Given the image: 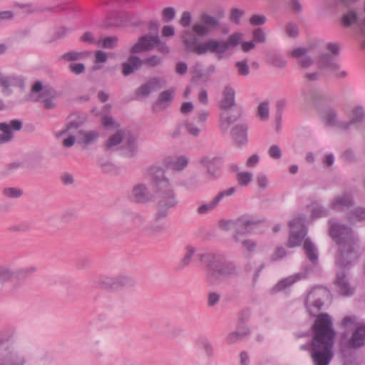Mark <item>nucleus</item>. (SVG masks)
Returning <instances> with one entry per match:
<instances>
[{"label":"nucleus","instance_id":"f257e3e1","mask_svg":"<svg viewBox=\"0 0 365 365\" xmlns=\"http://www.w3.org/2000/svg\"><path fill=\"white\" fill-rule=\"evenodd\" d=\"M329 225V235L340 246L336 258V273L334 284L341 295L349 297L354 294V288L350 286L347 273L359 259V240L351 227L331 222Z\"/></svg>","mask_w":365,"mask_h":365},{"label":"nucleus","instance_id":"f03ea898","mask_svg":"<svg viewBox=\"0 0 365 365\" xmlns=\"http://www.w3.org/2000/svg\"><path fill=\"white\" fill-rule=\"evenodd\" d=\"M242 37L240 33H233L227 41H219L210 39L203 43H199L197 37L190 31H184L182 34V41L187 52H193L197 55L205 54L207 52L216 53L219 60L222 58V53H225L230 46H237Z\"/></svg>","mask_w":365,"mask_h":365},{"label":"nucleus","instance_id":"7ed1b4c3","mask_svg":"<svg viewBox=\"0 0 365 365\" xmlns=\"http://www.w3.org/2000/svg\"><path fill=\"white\" fill-rule=\"evenodd\" d=\"M198 257L205 267L207 279L210 284H213L220 277H233L239 275L240 272L236 263L227 260L222 254L205 252L199 254Z\"/></svg>","mask_w":365,"mask_h":365},{"label":"nucleus","instance_id":"20e7f679","mask_svg":"<svg viewBox=\"0 0 365 365\" xmlns=\"http://www.w3.org/2000/svg\"><path fill=\"white\" fill-rule=\"evenodd\" d=\"M162 186L153 190L157 198L156 212L155 220L160 222L165 220L168 215V211L175 207L178 204L177 195L170 183L163 182Z\"/></svg>","mask_w":365,"mask_h":365},{"label":"nucleus","instance_id":"39448f33","mask_svg":"<svg viewBox=\"0 0 365 365\" xmlns=\"http://www.w3.org/2000/svg\"><path fill=\"white\" fill-rule=\"evenodd\" d=\"M331 98L321 93V121L324 128L346 130L350 128V123L340 120L337 110L330 103Z\"/></svg>","mask_w":365,"mask_h":365},{"label":"nucleus","instance_id":"423d86ee","mask_svg":"<svg viewBox=\"0 0 365 365\" xmlns=\"http://www.w3.org/2000/svg\"><path fill=\"white\" fill-rule=\"evenodd\" d=\"M155 47H157L158 51L161 54L168 55L170 52V47L165 41L160 40L158 34H145L138 38L136 43L130 47L129 53L131 54H138L152 51Z\"/></svg>","mask_w":365,"mask_h":365},{"label":"nucleus","instance_id":"0eeeda50","mask_svg":"<svg viewBox=\"0 0 365 365\" xmlns=\"http://www.w3.org/2000/svg\"><path fill=\"white\" fill-rule=\"evenodd\" d=\"M319 287L314 286L307 294L304 306L307 314L314 317L312 327L313 336L308 342H319Z\"/></svg>","mask_w":365,"mask_h":365},{"label":"nucleus","instance_id":"6e6552de","mask_svg":"<svg viewBox=\"0 0 365 365\" xmlns=\"http://www.w3.org/2000/svg\"><path fill=\"white\" fill-rule=\"evenodd\" d=\"M327 49L331 53L321 55V76H325L327 73L336 78H344L347 76L346 71H339V66L335 62L334 56L339 53V46L336 43H329L326 46Z\"/></svg>","mask_w":365,"mask_h":365},{"label":"nucleus","instance_id":"1a4fd4ad","mask_svg":"<svg viewBox=\"0 0 365 365\" xmlns=\"http://www.w3.org/2000/svg\"><path fill=\"white\" fill-rule=\"evenodd\" d=\"M305 222V217L302 215H299L289 222L288 225L290 232L289 240L286 245L287 247L293 248L299 247L302 245L303 240L304 241L307 234V228Z\"/></svg>","mask_w":365,"mask_h":365},{"label":"nucleus","instance_id":"9d476101","mask_svg":"<svg viewBox=\"0 0 365 365\" xmlns=\"http://www.w3.org/2000/svg\"><path fill=\"white\" fill-rule=\"evenodd\" d=\"M319 73L314 71L306 73L304 76L306 90L303 92L304 101L309 106H313L317 110L319 106V91L315 82L319 79Z\"/></svg>","mask_w":365,"mask_h":365},{"label":"nucleus","instance_id":"9b49d317","mask_svg":"<svg viewBox=\"0 0 365 365\" xmlns=\"http://www.w3.org/2000/svg\"><path fill=\"white\" fill-rule=\"evenodd\" d=\"M93 284L94 287L103 289L118 290L133 287L135 284V280L128 276L103 277L93 281Z\"/></svg>","mask_w":365,"mask_h":365},{"label":"nucleus","instance_id":"f8f14e48","mask_svg":"<svg viewBox=\"0 0 365 365\" xmlns=\"http://www.w3.org/2000/svg\"><path fill=\"white\" fill-rule=\"evenodd\" d=\"M263 221L262 220L245 215L237 218L235 220L227 222V225L234 229L235 232L234 237L236 241H239L237 237L239 235H244L250 232L256 225Z\"/></svg>","mask_w":365,"mask_h":365},{"label":"nucleus","instance_id":"ddd939ff","mask_svg":"<svg viewBox=\"0 0 365 365\" xmlns=\"http://www.w3.org/2000/svg\"><path fill=\"white\" fill-rule=\"evenodd\" d=\"M313 271V268L311 266H305L304 267V271L301 272H298L293 275H290L287 277L282 279L279 280L271 289V292L272 294L277 293L278 292L282 291L299 280L304 279L307 277L308 274Z\"/></svg>","mask_w":365,"mask_h":365},{"label":"nucleus","instance_id":"4468645a","mask_svg":"<svg viewBox=\"0 0 365 365\" xmlns=\"http://www.w3.org/2000/svg\"><path fill=\"white\" fill-rule=\"evenodd\" d=\"M200 163L206 168L209 179L215 180L220 177V170L222 165V158L205 156L200 160Z\"/></svg>","mask_w":365,"mask_h":365},{"label":"nucleus","instance_id":"2eb2a0df","mask_svg":"<svg viewBox=\"0 0 365 365\" xmlns=\"http://www.w3.org/2000/svg\"><path fill=\"white\" fill-rule=\"evenodd\" d=\"M129 198L133 202L145 204L153 201L154 195L148 191L145 184L139 183L133 187Z\"/></svg>","mask_w":365,"mask_h":365},{"label":"nucleus","instance_id":"dca6fc26","mask_svg":"<svg viewBox=\"0 0 365 365\" xmlns=\"http://www.w3.org/2000/svg\"><path fill=\"white\" fill-rule=\"evenodd\" d=\"M216 71L215 66L210 65L205 71L200 63H196L192 68L191 81L193 83H207L210 81V76Z\"/></svg>","mask_w":365,"mask_h":365},{"label":"nucleus","instance_id":"f3484780","mask_svg":"<svg viewBox=\"0 0 365 365\" xmlns=\"http://www.w3.org/2000/svg\"><path fill=\"white\" fill-rule=\"evenodd\" d=\"M335 334L331 316L321 312V342H334Z\"/></svg>","mask_w":365,"mask_h":365},{"label":"nucleus","instance_id":"a211bd4d","mask_svg":"<svg viewBox=\"0 0 365 365\" xmlns=\"http://www.w3.org/2000/svg\"><path fill=\"white\" fill-rule=\"evenodd\" d=\"M236 192L235 187H231L227 190H222L212 200L206 204H203L198 207L197 213L199 215H205L209 212L210 211L214 210L220 202L225 197L232 195Z\"/></svg>","mask_w":365,"mask_h":365},{"label":"nucleus","instance_id":"6ab92c4d","mask_svg":"<svg viewBox=\"0 0 365 365\" xmlns=\"http://www.w3.org/2000/svg\"><path fill=\"white\" fill-rule=\"evenodd\" d=\"M161 87L160 78H150L146 83L139 86L135 91V95L138 98H148L153 91H155Z\"/></svg>","mask_w":365,"mask_h":365},{"label":"nucleus","instance_id":"aec40b11","mask_svg":"<svg viewBox=\"0 0 365 365\" xmlns=\"http://www.w3.org/2000/svg\"><path fill=\"white\" fill-rule=\"evenodd\" d=\"M148 180L151 182L153 190H157L162 186L165 181L170 183L168 179L165 176V170L158 166H151L147 173Z\"/></svg>","mask_w":365,"mask_h":365},{"label":"nucleus","instance_id":"412c9836","mask_svg":"<svg viewBox=\"0 0 365 365\" xmlns=\"http://www.w3.org/2000/svg\"><path fill=\"white\" fill-rule=\"evenodd\" d=\"M125 138V141L118 148V151L124 157L133 158L137 153L138 138L132 133H128Z\"/></svg>","mask_w":365,"mask_h":365},{"label":"nucleus","instance_id":"4be33fe9","mask_svg":"<svg viewBox=\"0 0 365 365\" xmlns=\"http://www.w3.org/2000/svg\"><path fill=\"white\" fill-rule=\"evenodd\" d=\"M340 354L344 359V365H357L354 362V351L365 344H340Z\"/></svg>","mask_w":365,"mask_h":365},{"label":"nucleus","instance_id":"5701e85b","mask_svg":"<svg viewBox=\"0 0 365 365\" xmlns=\"http://www.w3.org/2000/svg\"><path fill=\"white\" fill-rule=\"evenodd\" d=\"M234 114L229 111H224L220 115L219 126L221 131L225 133L228 131L230 125L236 122L242 115L241 108L233 110Z\"/></svg>","mask_w":365,"mask_h":365},{"label":"nucleus","instance_id":"b1692460","mask_svg":"<svg viewBox=\"0 0 365 365\" xmlns=\"http://www.w3.org/2000/svg\"><path fill=\"white\" fill-rule=\"evenodd\" d=\"M309 50L304 47H298L294 49L291 56L297 59V63L298 66L304 69L311 67L314 63V60L308 54Z\"/></svg>","mask_w":365,"mask_h":365},{"label":"nucleus","instance_id":"393cba45","mask_svg":"<svg viewBox=\"0 0 365 365\" xmlns=\"http://www.w3.org/2000/svg\"><path fill=\"white\" fill-rule=\"evenodd\" d=\"M235 90L230 86L223 88L222 98L219 103V108L223 111H229L235 106Z\"/></svg>","mask_w":365,"mask_h":365},{"label":"nucleus","instance_id":"a878e982","mask_svg":"<svg viewBox=\"0 0 365 365\" xmlns=\"http://www.w3.org/2000/svg\"><path fill=\"white\" fill-rule=\"evenodd\" d=\"M99 136L100 134L96 130H80L76 134L77 143L86 149L88 146L95 143Z\"/></svg>","mask_w":365,"mask_h":365},{"label":"nucleus","instance_id":"bb28decb","mask_svg":"<svg viewBox=\"0 0 365 365\" xmlns=\"http://www.w3.org/2000/svg\"><path fill=\"white\" fill-rule=\"evenodd\" d=\"M130 54L127 61L122 63V74L124 76L133 74L143 66L142 59L138 56L130 53Z\"/></svg>","mask_w":365,"mask_h":365},{"label":"nucleus","instance_id":"cd10ccee","mask_svg":"<svg viewBox=\"0 0 365 365\" xmlns=\"http://www.w3.org/2000/svg\"><path fill=\"white\" fill-rule=\"evenodd\" d=\"M248 126L246 124H237L235 125L230 133L231 135L238 146L245 145L248 141Z\"/></svg>","mask_w":365,"mask_h":365},{"label":"nucleus","instance_id":"c85d7f7f","mask_svg":"<svg viewBox=\"0 0 365 365\" xmlns=\"http://www.w3.org/2000/svg\"><path fill=\"white\" fill-rule=\"evenodd\" d=\"M354 204L353 196L350 192H344L331 202V206L335 210H341L351 207Z\"/></svg>","mask_w":365,"mask_h":365},{"label":"nucleus","instance_id":"c756f323","mask_svg":"<svg viewBox=\"0 0 365 365\" xmlns=\"http://www.w3.org/2000/svg\"><path fill=\"white\" fill-rule=\"evenodd\" d=\"M175 91L174 88H170L168 90H165L162 91L155 101V103L153 106V110H157L158 108L160 109H165L168 108L173 101V93Z\"/></svg>","mask_w":365,"mask_h":365},{"label":"nucleus","instance_id":"7c9ffc66","mask_svg":"<svg viewBox=\"0 0 365 365\" xmlns=\"http://www.w3.org/2000/svg\"><path fill=\"white\" fill-rule=\"evenodd\" d=\"M359 20L358 13L354 9H350L341 15L340 24L344 28L348 29L354 24L359 25Z\"/></svg>","mask_w":365,"mask_h":365},{"label":"nucleus","instance_id":"2f4dec72","mask_svg":"<svg viewBox=\"0 0 365 365\" xmlns=\"http://www.w3.org/2000/svg\"><path fill=\"white\" fill-rule=\"evenodd\" d=\"M68 123L66 126V129L63 130L62 133H66L69 130H77L80 128L86 120V115H81L78 113H71L68 117Z\"/></svg>","mask_w":365,"mask_h":365},{"label":"nucleus","instance_id":"473e14b6","mask_svg":"<svg viewBox=\"0 0 365 365\" xmlns=\"http://www.w3.org/2000/svg\"><path fill=\"white\" fill-rule=\"evenodd\" d=\"M36 267L34 266L26 267L13 270L11 269V280L16 279L19 282L24 281L27 277L34 273Z\"/></svg>","mask_w":365,"mask_h":365},{"label":"nucleus","instance_id":"72a5a7b5","mask_svg":"<svg viewBox=\"0 0 365 365\" xmlns=\"http://www.w3.org/2000/svg\"><path fill=\"white\" fill-rule=\"evenodd\" d=\"M125 137V133L123 130H118L114 134L111 135L103 145L104 150L108 151L113 147L118 145L122 143Z\"/></svg>","mask_w":365,"mask_h":365},{"label":"nucleus","instance_id":"f704fd0d","mask_svg":"<svg viewBox=\"0 0 365 365\" xmlns=\"http://www.w3.org/2000/svg\"><path fill=\"white\" fill-rule=\"evenodd\" d=\"M250 329L247 327L242 326L237 328V329L231 332L227 336L229 342H235L237 341H242L247 339V336L250 334Z\"/></svg>","mask_w":365,"mask_h":365},{"label":"nucleus","instance_id":"c9c22d12","mask_svg":"<svg viewBox=\"0 0 365 365\" xmlns=\"http://www.w3.org/2000/svg\"><path fill=\"white\" fill-rule=\"evenodd\" d=\"M303 250L305 252L307 257L314 264L318 261V255L316 252L314 245L309 238H306L304 242Z\"/></svg>","mask_w":365,"mask_h":365},{"label":"nucleus","instance_id":"e433bc0d","mask_svg":"<svg viewBox=\"0 0 365 365\" xmlns=\"http://www.w3.org/2000/svg\"><path fill=\"white\" fill-rule=\"evenodd\" d=\"M334 344H321V365H329L334 356Z\"/></svg>","mask_w":365,"mask_h":365},{"label":"nucleus","instance_id":"4c0bfd02","mask_svg":"<svg viewBox=\"0 0 365 365\" xmlns=\"http://www.w3.org/2000/svg\"><path fill=\"white\" fill-rule=\"evenodd\" d=\"M195 251V250L193 247L187 246L186 248V252L185 255L176 265L175 269L176 271H181L184 269L186 267H187L192 260Z\"/></svg>","mask_w":365,"mask_h":365},{"label":"nucleus","instance_id":"58836bf2","mask_svg":"<svg viewBox=\"0 0 365 365\" xmlns=\"http://www.w3.org/2000/svg\"><path fill=\"white\" fill-rule=\"evenodd\" d=\"M347 342H365V324L356 326L351 339Z\"/></svg>","mask_w":365,"mask_h":365},{"label":"nucleus","instance_id":"ea45409f","mask_svg":"<svg viewBox=\"0 0 365 365\" xmlns=\"http://www.w3.org/2000/svg\"><path fill=\"white\" fill-rule=\"evenodd\" d=\"M301 349L310 350L311 356L314 365H319V344H304Z\"/></svg>","mask_w":365,"mask_h":365},{"label":"nucleus","instance_id":"a19ab883","mask_svg":"<svg viewBox=\"0 0 365 365\" xmlns=\"http://www.w3.org/2000/svg\"><path fill=\"white\" fill-rule=\"evenodd\" d=\"M365 118V111L362 106H356L353 108L351 110V116L350 120L348 121L350 123V125L353 123H357L362 122Z\"/></svg>","mask_w":365,"mask_h":365},{"label":"nucleus","instance_id":"79ce46f5","mask_svg":"<svg viewBox=\"0 0 365 365\" xmlns=\"http://www.w3.org/2000/svg\"><path fill=\"white\" fill-rule=\"evenodd\" d=\"M17 339L16 332L13 327H6L0 331V342H9Z\"/></svg>","mask_w":365,"mask_h":365},{"label":"nucleus","instance_id":"37998d69","mask_svg":"<svg viewBox=\"0 0 365 365\" xmlns=\"http://www.w3.org/2000/svg\"><path fill=\"white\" fill-rule=\"evenodd\" d=\"M163 63V58L160 56L153 54L142 59L143 65L147 68H155Z\"/></svg>","mask_w":365,"mask_h":365},{"label":"nucleus","instance_id":"c03bdc74","mask_svg":"<svg viewBox=\"0 0 365 365\" xmlns=\"http://www.w3.org/2000/svg\"><path fill=\"white\" fill-rule=\"evenodd\" d=\"M98 165L101 167L103 172L106 174H112L117 171L116 165L110 161L105 160L100 158L98 160Z\"/></svg>","mask_w":365,"mask_h":365},{"label":"nucleus","instance_id":"a18cd8bd","mask_svg":"<svg viewBox=\"0 0 365 365\" xmlns=\"http://www.w3.org/2000/svg\"><path fill=\"white\" fill-rule=\"evenodd\" d=\"M0 130L3 133L0 134V144L7 143L13 138V134L11 133L7 123H0Z\"/></svg>","mask_w":365,"mask_h":365},{"label":"nucleus","instance_id":"49530a36","mask_svg":"<svg viewBox=\"0 0 365 365\" xmlns=\"http://www.w3.org/2000/svg\"><path fill=\"white\" fill-rule=\"evenodd\" d=\"M365 220V209L362 207H356L351 210L349 215V220L351 222L361 221Z\"/></svg>","mask_w":365,"mask_h":365},{"label":"nucleus","instance_id":"de8ad7c7","mask_svg":"<svg viewBox=\"0 0 365 365\" xmlns=\"http://www.w3.org/2000/svg\"><path fill=\"white\" fill-rule=\"evenodd\" d=\"M197 349L199 354L208 358L213 356L214 348L212 344H197Z\"/></svg>","mask_w":365,"mask_h":365},{"label":"nucleus","instance_id":"09e8293b","mask_svg":"<svg viewBox=\"0 0 365 365\" xmlns=\"http://www.w3.org/2000/svg\"><path fill=\"white\" fill-rule=\"evenodd\" d=\"M257 115L262 120H267L269 117V102L263 101L257 107Z\"/></svg>","mask_w":365,"mask_h":365},{"label":"nucleus","instance_id":"8fccbe9b","mask_svg":"<svg viewBox=\"0 0 365 365\" xmlns=\"http://www.w3.org/2000/svg\"><path fill=\"white\" fill-rule=\"evenodd\" d=\"M252 177L250 172H240L237 174V180L240 185L246 186L252 182Z\"/></svg>","mask_w":365,"mask_h":365},{"label":"nucleus","instance_id":"3c124183","mask_svg":"<svg viewBox=\"0 0 365 365\" xmlns=\"http://www.w3.org/2000/svg\"><path fill=\"white\" fill-rule=\"evenodd\" d=\"M118 40V38L117 36H108L101 39L98 41V43L101 42V47L107 49H112L116 46Z\"/></svg>","mask_w":365,"mask_h":365},{"label":"nucleus","instance_id":"603ef678","mask_svg":"<svg viewBox=\"0 0 365 365\" xmlns=\"http://www.w3.org/2000/svg\"><path fill=\"white\" fill-rule=\"evenodd\" d=\"M11 269L6 266H0V284L3 285L11 281Z\"/></svg>","mask_w":365,"mask_h":365},{"label":"nucleus","instance_id":"864d4df0","mask_svg":"<svg viewBox=\"0 0 365 365\" xmlns=\"http://www.w3.org/2000/svg\"><path fill=\"white\" fill-rule=\"evenodd\" d=\"M235 67L237 68V73L241 76H247L250 74V68L247 65V60L245 59L235 63Z\"/></svg>","mask_w":365,"mask_h":365},{"label":"nucleus","instance_id":"5fc2aeb1","mask_svg":"<svg viewBox=\"0 0 365 365\" xmlns=\"http://www.w3.org/2000/svg\"><path fill=\"white\" fill-rule=\"evenodd\" d=\"M23 359H19L16 354H10L9 357L4 359L1 365H24Z\"/></svg>","mask_w":365,"mask_h":365},{"label":"nucleus","instance_id":"6e6d98bb","mask_svg":"<svg viewBox=\"0 0 365 365\" xmlns=\"http://www.w3.org/2000/svg\"><path fill=\"white\" fill-rule=\"evenodd\" d=\"M253 41L257 43H264L266 41V34L263 29L257 28L252 31Z\"/></svg>","mask_w":365,"mask_h":365},{"label":"nucleus","instance_id":"4d7b16f0","mask_svg":"<svg viewBox=\"0 0 365 365\" xmlns=\"http://www.w3.org/2000/svg\"><path fill=\"white\" fill-rule=\"evenodd\" d=\"M83 56V53L71 51L63 54L61 58L66 61H73L80 59Z\"/></svg>","mask_w":365,"mask_h":365},{"label":"nucleus","instance_id":"13d9d810","mask_svg":"<svg viewBox=\"0 0 365 365\" xmlns=\"http://www.w3.org/2000/svg\"><path fill=\"white\" fill-rule=\"evenodd\" d=\"M3 193L8 197L18 198L22 195L23 191L16 187H7L4 189Z\"/></svg>","mask_w":365,"mask_h":365},{"label":"nucleus","instance_id":"bf43d9fd","mask_svg":"<svg viewBox=\"0 0 365 365\" xmlns=\"http://www.w3.org/2000/svg\"><path fill=\"white\" fill-rule=\"evenodd\" d=\"M201 20L207 27H216L219 25V21L207 14H202Z\"/></svg>","mask_w":365,"mask_h":365},{"label":"nucleus","instance_id":"052dcab7","mask_svg":"<svg viewBox=\"0 0 365 365\" xmlns=\"http://www.w3.org/2000/svg\"><path fill=\"white\" fill-rule=\"evenodd\" d=\"M267 21V17L264 14H254L252 15L249 22L252 26H262Z\"/></svg>","mask_w":365,"mask_h":365},{"label":"nucleus","instance_id":"680f3d73","mask_svg":"<svg viewBox=\"0 0 365 365\" xmlns=\"http://www.w3.org/2000/svg\"><path fill=\"white\" fill-rule=\"evenodd\" d=\"M192 31L197 36H202V37L206 36L210 32L209 29L205 25L200 24H195L192 26Z\"/></svg>","mask_w":365,"mask_h":365},{"label":"nucleus","instance_id":"e2e57ef3","mask_svg":"<svg viewBox=\"0 0 365 365\" xmlns=\"http://www.w3.org/2000/svg\"><path fill=\"white\" fill-rule=\"evenodd\" d=\"M188 163V160L185 156H180L177 158L176 161L173 163V168L174 170L180 171L182 170Z\"/></svg>","mask_w":365,"mask_h":365},{"label":"nucleus","instance_id":"0e129e2a","mask_svg":"<svg viewBox=\"0 0 365 365\" xmlns=\"http://www.w3.org/2000/svg\"><path fill=\"white\" fill-rule=\"evenodd\" d=\"M286 34L291 38H296L299 35L298 26L294 23H289L286 26Z\"/></svg>","mask_w":365,"mask_h":365},{"label":"nucleus","instance_id":"69168bd1","mask_svg":"<svg viewBox=\"0 0 365 365\" xmlns=\"http://www.w3.org/2000/svg\"><path fill=\"white\" fill-rule=\"evenodd\" d=\"M175 16V10L173 7H166L163 10V18L165 22H170Z\"/></svg>","mask_w":365,"mask_h":365},{"label":"nucleus","instance_id":"338daca9","mask_svg":"<svg viewBox=\"0 0 365 365\" xmlns=\"http://www.w3.org/2000/svg\"><path fill=\"white\" fill-rule=\"evenodd\" d=\"M244 14V11L237 8H233L230 12V19L232 22L237 24L240 23L241 16Z\"/></svg>","mask_w":365,"mask_h":365},{"label":"nucleus","instance_id":"774afa93","mask_svg":"<svg viewBox=\"0 0 365 365\" xmlns=\"http://www.w3.org/2000/svg\"><path fill=\"white\" fill-rule=\"evenodd\" d=\"M69 68L71 72H73L76 75L81 74L86 70L85 65L82 63H71L69 65Z\"/></svg>","mask_w":365,"mask_h":365}]
</instances>
